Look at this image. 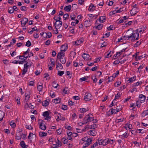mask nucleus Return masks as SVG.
Returning <instances> with one entry per match:
<instances>
[{"label": "nucleus", "mask_w": 148, "mask_h": 148, "mask_svg": "<svg viewBox=\"0 0 148 148\" xmlns=\"http://www.w3.org/2000/svg\"><path fill=\"white\" fill-rule=\"evenodd\" d=\"M139 37V33L136 32L132 33L130 35L128 34L127 32L126 34L124 36L123 38L125 40H128L134 41L135 40H138Z\"/></svg>", "instance_id": "1"}, {"label": "nucleus", "mask_w": 148, "mask_h": 148, "mask_svg": "<svg viewBox=\"0 0 148 148\" xmlns=\"http://www.w3.org/2000/svg\"><path fill=\"white\" fill-rule=\"evenodd\" d=\"M93 121H94L93 122L94 123H96L97 121V119L94 120V117H93L92 115L90 113L86 115L83 119V121L85 123H87L88 122H90Z\"/></svg>", "instance_id": "2"}, {"label": "nucleus", "mask_w": 148, "mask_h": 148, "mask_svg": "<svg viewBox=\"0 0 148 148\" xmlns=\"http://www.w3.org/2000/svg\"><path fill=\"white\" fill-rule=\"evenodd\" d=\"M44 117H45V120L47 121L50 120L51 117L49 116V112L48 111H46L44 112L42 114Z\"/></svg>", "instance_id": "3"}, {"label": "nucleus", "mask_w": 148, "mask_h": 148, "mask_svg": "<svg viewBox=\"0 0 148 148\" xmlns=\"http://www.w3.org/2000/svg\"><path fill=\"white\" fill-rule=\"evenodd\" d=\"M92 141V140L91 138H88L87 140L86 141L85 143L83 145V148H85V147L88 146L91 143Z\"/></svg>", "instance_id": "4"}, {"label": "nucleus", "mask_w": 148, "mask_h": 148, "mask_svg": "<svg viewBox=\"0 0 148 148\" xmlns=\"http://www.w3.org/2000/svg\"><path fill=\"white\" fill-rule=\"evenodd\" d=\"M139 11L137 8L133 7L132 9L130 11V14L131 15H134L136 14Z\"/></svg>", "instance_id": "5"}, {"label": "nucleus", "mask_w": 148, "mask_h": 148, "mask_svg": "<svg viewBox=\"0 0 148 148\" xmlns=\"http://www.w3.org/2000/svg\"><path fill=\"white\" fill-rule=\"evenodd\" d=\"M91 97L92 95L91 94L87 93L84 97V99L85 101H89L91 99Z\"/></svg>", "instance_id": "6"}, {"label": "nucleus", "mask_w": 148, "mask_h": 148, "mask_svg": "<svg viewBox=\"0 0 148 148\" xmlns=\"http://www.w3.org/2000/svg\"><path fill=\"white\" fill-rule=\"evenodd\" d=\"M98 142L99 145H102L104 146L107 145L106 143V139H105L104 140L101 139L99 140Z\"/></svg>", "instance_id": "7"}, {"label": "nucleus", "mask_w": 148, "mask_h": 148, "mask_svg": "<svg viewBox=\"0 0 148 148\" xmlns=\"http://www.w3.org/2000/svg\"><path fill=\"white\" fill-rule=\"evenodd\" d=\"M62 25V21H56L55 23V27L56 29H59Z\"/></svg>", "instance_id": "8"}, {"label": "nucleus", "mask_w": 148, "mask_h": 148, "mask_svg": "<svg viewBox=\"0 0 148 148\" xmlns=\"http://www.w3.org/2000/svg\"><path fill=\"white\" fill-rule=\"evenodd\" d=\"M43 121L41 120L39 123V128L42 130H45L46 129V126L43 123Z\"/></svg>", "instance_id": "9"}, {"label": "nucleus", "mask_w": 148, "mask_h": 148, "mask_svg": "<svg viewBox=\"0 0 148 148\" xmlns=\"http://www.w3.org/2000/svg\"><path fill=\"white\" fill-rule=\"evenodd\" d=\"M88 134L91 136H95L97 134V132L95 130H91L88 132Z\"/></svg>", "instance_id": "10"}, {"label": "nucleus", "mask_w": 148, "mask_h": 148, "mask_svg": "<svg viewBox=\"0 0 148 148\" xmlns=\"http://www.w3.org/2000/svg\"><path fill=\"white\" fill-rule=\"evenodd\" d=\"M60 116L57 115V118L56 119V121H59L60 120L64 121L65 120V118L62 116H61L60 114H58Z\"/></svg>", "instance_id": "11"}, {"label": "nucleus", "mask_w": 148, "mask_h": 148, "mask_svg": "<svg viewBox=\"0 0 148 148\" xmlns=\"http://www.w3.org/2000/svg\"><path fill=\"white\" fill-rule=\"evenodd\" d=\"M95 6L94 4L91 3L89 6V7L88 9V10L90 12H93L95 10Z\"/></svg>", "instance_id": "12"}, {"label": "nucleus", "mask_w": 148, "mask_h": 148, "mask_svg": "<svg viewBox=\"0 0 148 148\" xmlns=\"http://www.w3.org/2000/svg\"><path fill=\"white\" fill-rule=\"evenodd\" d=\"M68 48V46L66 44H64L61 46L60 51H63L64 52Z\"/></svg>", "instance_id": "13"}, {"label": "nucleus", "mask_w": 148, "mask_h": 148, "mask_svg": "<svg viewBox=\"0 0 148 148\" xmlns=\"http://www.w3.org/2000/svg\"><path fill=\"white\" fill-rule=\"evenodd\" d=\"M22 19V20L21 21V25L22 26H24L27 22L28 19L26 18H23Z\"/></svg>", "instance_id": "14"}, {"label": "nucleus", "mask_w": 148, "mask_h": 148, "mask_svg": "<svg viewBox=\"0 0 148 148\" xmlns=\"http://www.w3.org/2000/svg\"><path fill=\"white\" fill-rule=\"evenodd\" d=\"M106 20V17L104 16H100L99 18V21L101 23H103Z\"/></svg>", "instance_id": "15"}, {"label": "nucleus", "mask_w": 148, "mask_h": 148, "mask_svg": "<svg viewBox=\"0 0 148 148\" xmlns=\"http://www.w3.org/2000/svg\"><path fill=\"white\" fill-rule=\"evenodd\" d=\"M56 144L53 145V147L55 148H57L58 147H60L61 146V142L58 140L57 139V141H56Z\"/></svg>", "instance_id": "16"}, {"label": "nucleus", "mask_w": 148, "mask_h": 148, "mask_svg": "<svg viewBox=\"0 0 148 148\" xmlns=\"http://www.w3.org/2000/svg\"><path fill=\"white\" fill-rule=\"evenodd\" d=\"M84 25L86 27H89L91 25V21H85Z\"/></svg>", "instance_id": "17"}, {"label": "nucleus", "mask_w": 148, "mask_h": 148, "mask_svg": "<svg viewBox=\"0 0 148 148\" xmlns=\"http://www.w3.org/2000/svg\"><path fill=\"white\" fill-rule=\"evenodd\" d=\"M43 89L42 84L41 83H38L37 89L39 92L41 91Z\"/></svg>", "instance_id": "18"}, {"label": "nucleus", "mask_w": 148, "mask_h": 148, "mask_svg": "<svg viewBox=\"0 0 148 148\" xmlns=\"http://www.w3.org/2000/svg\"><path fill=\"white\" fill-rule=\"evenodd\" d=\"M108 113V114L109 115L112 114L113 113L116 114V110L113 108H111L109 110Z\"/></svg>", "instance_id": "19"}, {"label": "nucleus", "mask_w": 148, "mask_h": 148, "mask_svg": "<svg viewBox=\"0 0 148 148\" xmlns=\"http://www.w3.org/2000/svg\"><path fill=\"white\" fill-rule=\"evenodd\" d=\"M115 140L114 139L111 140L109 138L106 139L107 144H112L115 141Z\"/></svg>", "instance_id": "20"}, {"label": "nucleus", "mask_w": 148, "mask_h": 148, "mask_svg": "<svg viewBox=\"0 0 148 148\" xmlns=\"http://www.w3.org/2000/svg\"><path fill=\"white\" fill-rule=\"evenodd\" d=\"M65 57V53L63 51H60L58 53L57 56V58L60 57Z\"/></svg>", "instance_id": "21"}, {"label": "nucleus", "mask_w": 148, "mask_h": 148, "mask_svg": "<svg viewBox=\"0 0 148 148\" xmlns=\"http://www.w3.org/2000/svg\"><path fill=\"white\" fill-rule=\"evenodd\" d=\"M83 39H81L76 41L75 42V44L76 45H79L83 42Z\"/></svg>", "instance_id": "22"}, {"label": "nucleus", "mask_w": 148, "mask_h": 148, "mask_svg": "<svg viewBox=\"0 0 148 148\" xmlns=\"http://www.w3.org/2000/svg\"><path fill=\"white\" fill-rule=\"evenodd\" d=\"M89 55L88 54L84 53L82 55V57L84 59L86 60H88L89 58Z\"/></svg>", "instance_id": "23"}, {"label": "nucleus", "mask_w": 148, "mask_h": 148, "mask_svg": "<svg viewBox=\"0 0 148 148\" xmlns=\"http://www.w3.org/2000/svg\"><path fill=\"white\" fill-rule=\"evenodd\" d=\"M139 97L140 101H145L146 98L145 95L143 94H140L139 95Z\"/></svg>", "instance_id": "24"}, {"label": "nucleus", "mask_w": 148, "mask_h": 148, "mask_svg": "<svg viewBox=\"0 0 148 148\" xmlns=\"http://www.w3.org/2000/svg\"><path fill=\"white\" fill-rule=\"evenodd\" d=\"M136 76H133L132 77L129 78L128 80V81L129 82H133L136 80Z\"/></svg>", "instance_id": "25"}, {"label": "nucleus", "mask_w": 148, "mask_h": 148, "mask_svg": "<svg viewBox=\"0 0 148 148\" xmlns=\"http://www.w3.org/2000/svg\"><path fill=\"white\" fill-rule=\"evenodd\" d=\"M5 115V113L3 111L0 110V121H2Z\"/></svg>", "instance_id": "26"}, {"label": "nucleus", "mask_w": 148, "mask_h": 148, "mask_svg": "<svg viewBox=\"0 0 148 148\" xmlns=\"http://www.w3.org/2000/svg\"><path fill=\"white\" fill-rule=\"evenodd\" d=\"M71 5L66 6L64 8V10L67 12H69L70 11L71 9Z\"/></svg>", "instance_id": "27"}, {"label": "nucleus", "mask_w": 148, "mask_h": 148, "mask_svg": "<svg viewBox=\"0 0 148 148\" xmlns=\"http://www.w3.org/2000/svg\"><path fill=\"white\" fill-rule=\"evenodd\" d=\"M79 109V111L81 113L85 112L88 110V108H80Z\"/></svg>", "instance_id": "28"}, {"label": "nucleus", "mask_w": 148, "mask_h": 148, "mask_svg": "<svg viewBox=\"0 0 148 148\" xmlns=\"http://www.w3.org/2000/svg\"><path fill=\"white\" fill-rule=\"evenodd\" d=\"M47 134V133L44 132H40L39 133V136L41 137L46 136Z\"/></svg>", "instance_id": "29"}, {"label": "nucleus", "mask_w": 148, "mask_h": 148, "mask_svg": "<svg viewBox=\"0 0 148 148\" xmlns=\"http://www.w3.org/2000/svg\"><path fill=\"white\" fill-rule=\"evenodd\" d=\"M49 102L45 100L42 102V105L44 106H47L49 105Z\"/></svg>", "instance_id": "30"}, {"label": "nucleus", "mask_w": 148, "mask_h": 148, "mask_svg": "<svg viewBox=\"0 0 148 148\" xmlns=\"http://www.w3.org/2000/svg\"><path fill=\"white\" fill-rule=\"evenodd\" d=\"M142 83V82L141 81H139L136 83H134L133 84V86L134 87H136L138 86V85H140Z\"/></svg>", "instance_id": "31"}, {"label": "nucleus", "mask_w": 148, "mask_h": 148, "mask_svg": "<svg viewBox=\"0 0 148 148\" xmlns=\"http://www.w3.org/2000/svg\"><path fill=\"white\" fill-rule=\"evenodd\" d=\"M146 55L145 54H142L140 56H138L137 57V61L138 60L142 59L143 58L146 57Z\"/></svg>", "instance_id": "32"}, {"label": "nucleus", "mask_w": 148, "mask_h": 148, "mask_svg": "<svg viewBox=\"0 0 148 148\" xmlns=\"http://www.w3.org/2000/svg\"><path fill=\"white\" fill-rule=\"evenodd\" d=\"M56 68L58 70L62 69L63 68V66L61 64L58 63L56 66Z\"/></svg>", "instance_id": "33"}, {"label": "nucleus", "mask_w": 148, "mask_h": 148, "mask_svg": "<svg viewBox=\"0 0 148 148\" xmlns=\"http://www.w3.org/2000/svg\"><path fill=\"white\" fill-rule=\"evenodd\" d=\"M142 116L144 117L148 116V109L144 111L143 112H142Z\"/></svg>", "instance_id": "34"}, {"label": "nucleus", "mask_w": 148, "mask_h": 148, "mask_svg": "<svg viewBox=\"0 0 148 148\" xmlns=\"http://www.w3.org/2000/svg\"><path fill=\"white\" fill-rule=\"evenodd\" d=\"M144 28V27H142L141 28H139L137 29L136 30L137 32H138V33H140L144 31L145 29Z\"/></svg>", "instance_id": "35"}, {"label": "nucleus", "mask_w": 148, "mask_h": 148, "mask_svg": "<svg viewBox=\"0 0 148 148\" xmlns=\"http://www.w3.org/2000/svg\"><path fill=\"white\" fill-rule=\"evenodd\" d=\"M53 101L55 103H59L60 102V100L59 98H57L54 99Z\"/></svg>", "instance_id": "36"}, {"label": "nucleus", "mask_w": 148, "mask_h": 148, "mask_svg": "<svg viewBox=\"0 0 148 148\" xmlns=\"http://www.w3.org/2000/svg\"><path fill=\"white\" fill-rule=\"evenodd\" d=\"M114 78L115 77H113V75L112 76L108 77V82H110L114 80Z\"/></svg>", "instance_id": "37"}, {"label": "nucleus", "mask_w": 148, "mask_h": 148, "mask_svg": "<svg viewBox=\"0 0 148 148\" xmlns=\"http://www.w3.org/2000/svg\"><path fill=\"white\" fill-rule=\"evenodd\" d=\"M111 56L112 54H111V52L109 53L107 52L105 54V57L106 58H109Z\"/></svg>", "instance_id": "38"}, {"label": "nucleus", "mask_w": 148, "mask_h": 148, "mask_svg": "<svg viewBox=\"0 0 148 148\" xmlns=\"http://www.w3.org/2000/svg\"><path fill=\"white\" fill-rule=\"evenodd\" d=\"M20 144L22 147L23 148H26L27 147H26V145L24 141H22L21 142Z\"/></svg>", "instance_id": "39"}, {"label": "nucleus", "mask_w": 148, "mask_h": 148, "mask_svg": "<svg viewBox=\"0 0 148 148\" xmlns=\"http://www.w3.org/2000/svg\"><path fill=\"white\" fill-rule=\"evenodd\" d=\"M128 136V135L127 134V133L125 132V133L122 134L121 136V138L122 139H123L125 138H127Z\"/></svg>", "instance_id": "40"}, {"label": "nucleus", "mask_w": 148, "mask_h": 148, "mask_svg": "<svg viewBox=\"0 0 148 148\" xmlns=\"http://www.w3.org/2000/svg\"><path fill=\"white\" fill-rule=\"evenodd\" d=\"M52 86L55 88H57V86H59L58 84H56L55 81H54L52 84Z\"/></svg>", "instance_id": "41"}, {"label": "nucleus", "mask_w": 148, "mask_h": 148, "mask_svg": "<svg viewBox=\"0 0 148 148\" xmlns=\"http://www.w3.org/2000/svg\"><path fill=\"white\" fill-rule=\"evenodd\" d=\"M54 19L56 20V21H60V20L61 19V18L58 15V17H56L55 16L54 17Z\"/></svg>", "instance_id": "42"}, {"label": "nucleus", "mask_w": 148, "mask_h": 148, "mask_svg": "<svg viewBox=\"0 0 148 148\" xmlns=\"http://www.w3.org/2000/svg\"><path fill=\"white\" fill-rule=\"evenodd\" d=\"M97 125L96 124H93L91 125H90V129H94L97 127Z\"/></svg>", "instance_id": "43"}, {"label": "nucleus", "mask_w": 148, "mask_h": 148, "mask_svg": "<svg viewBox=\"0 0 148 148\" xmlns=\"http://www.w3.org/2000/svg\"><path fill=\"white\" fill-rule=\"evenodd\" d=\"M10 125L13 128H15L16 127V124L13 121H11L10 122Z\"/></svg>", "instance_id": "44"}, {"label": "nucleus", "mask_w": 148, "mask_h": 148, "mask_svg": "<svg viewBox=\"0 0 148 148\" xmlns=\"http://www.w3.org/2000/svg\"><path fill=\"white\" fill-rule=\"evenodd\" d=\"M34 134L32 133L31 132L30 133L28 137V138L31 141L32 138V136Z\"/></svg>", "instance_id": "45"}, {"label": "nucleus", "mask_w": 148, "mask_h": 148, "mask_svg": "<svg viewBox=\"0 0 148 148\" xmlns=\"http://www.w3.org/2000/svg\"><path fill=\"white\" fill-rule=\"evenodd\" d=\"M63 92L64 94H67L69 92V89L68 88H65L63 90Z\"/></svg>", "instance_id": "46"}, {"label": "nucleus", "mask_w": 148, "mask_h": 148, "mask_svg": "<svg viewBox=\"0 0 148 148\" xmlns=\"http://www.w3.org/2000/svg\"><path fill=\"white\" fill-rule=\"evenodd\" d=\"M103 27V25L102 24H99L98 26L95 27V28L98 30H100Z\"/></svg>", "instance_id": "47"}, {"label": "nucleus", "mask_w": 148, "mask_h": 148, "mask_svg": "<svg viewBox=\"0 0 148 148\" xmlns=\"http://www.w3.org/2000/svg\"><path fill=\"white\" fill-rule=\"evenodd\" d=\"M116 13H117V12L116 11V10H113V11L110 12L109 14H110V15H112Z\"/></svg>", "instance_id": "48"}, {"label": "nucleus", "mask_w": 148, "mask_h": 148, "mask_svg": "<svg viewBox=\"0 0 148 148\" xmlns=\"http://www.w3.org/2000/svg\"><path fill=\"white\" fill-rule=\"evenodd\" d=\"M27 69H26V68H25L24 67V68L23 69V71H22V75H25L27 73Z\"/></svg>", "instance_id": "49"}, {"label": "nucleus", "mask_w": 148, "mask_h": 148, "mask_svg": "<svg viewBox=\"0 0 148 148\" xmlns=\"http://www.w3.org/2000/svg\"><path fill=\"white\" fill-rule=\"evenodd\" d=\"M70 17L71 20H74L75 18V15L74 13H71L70 15Z\"/></svg>", "instance_id": "50"}, {"label": "nucleus", "mask_w": 148, "mask_h": 148, "mask_svg": "<svg viewBox=\"0 0 148 148\" xmlns=\"http://www.w3.org/2000/svg\"><path fill=\"white\" fill-rule=\"evenodd\" d=\"M50 62L52 66H54V60L53 59H50Z\"/></svg>", "instance_id": "51"}, {"label": "nucleus", "mask_w": 148, "mask_h": 148, "mask_svg": "<svg viewBox=\"0 0 148 148\" xmlns=\"http://www.w3.org/2000/svg\"><path fill=\"white\" fill-rule=\"evenodd\" d=\"M64 73V71H59L58 72V74L60 76H62Z\"/></svg>", "instance_id": "52"}, {"label": "nucleus", "mask_w": 148, "mask_h": 148, "mask_svg": "<svg viewBox=\"0 0 148 148\" xmlns=\"http://www.w3.org/2000/svg\"><path fill=\"white\" fill-rule=\"evenodd\" d=\"M97 145L98 143L97 142H96L91 146V148H95Z\"/></svg>", "instance_id": "53"}, {"label": "nucleus", "mask_w": 148, "mask_h": 148, "mask_svg": "<svg viewBox=\"0 0 148 148\" xmlns=\"http://www.w3.org/2000/svg\"><path fill=\"white\" fill-rule=\"evenodd\" d=\"M121 84V82H116L114 83V86L116 87H118Z\"/></svg>", "instance_id": "54"}, {"label": "nucleus", "mask_w": 148, "mask_h": 148, "mask_svg": "<svg viewBox=\"0 0 148 148\" xmlns=\"http://www.w3.org/2000/svg\"><path fill=\"white\" fill-rule=\"evenodd\" d=\"M32 44L29 40H28L26 43L25 45L28 47L30 46Z\"/></svg>", "instance_id": "55"}, {"label": "nucleus", "mask_w": 148, "mask_h": 148, "mask_svg": "<svg viewBox=\"0 0 148 148\" xmlns=\"http://www.w3.org/2000/svg\"><path fill=\"white\" fill-rule=\"evenodd\" d=\"M119 73V71H116V72L115 73H114L113 74V77H114L115 78L117 76Z\"/></svg>", "instance_id": "56"}, {"label": "nucleus", "mask_w": 148, "mask_h": 148, "mask_svg": "<svg viewBox=\"0 0 148 148\" xmlns=\"http://www.w3.org/2000/svg\"><path fill=\"white\" fill-rule=\"evenodd\" d=\"M120 93L119 92L117 93L116 95L115 96L114 100H116V99H119L120 97Z\"/></svg>", "instance_id": "57"}, {"label": "nucleus", "mask_w": 148, "mask_h": 148, "mask_svg": "<svg viewBox=\"0 0 148 148\" xmlns=\"http://www.w3.org/2000/svg\"><path fill=\"white\" fill-rule=\"evenodd\" d=\"M60 62L62 64H65L66 62L65 58H62V59H60Z\"/></svg>", "instance_id": "58"}, {"label": "nucleus", "mask_w": 148, "mask_h": 148, "mask_svg": "<svg viewBox=\"0 0 148 148\" xmlns=\"http://www.w3.org/2000/svg\"><path fill=\"white\" fill-rule=\"evenodd\" d=\"M69 15L68 14H65L64 15L63 18L65 20H66L69 17Z\"/></svg>", "instance_id": "59"}, {"label": "nucleus", "mask_w": 148, "mask_h": 148, "mask_svg": "<svg viewBox=\"0 0 148 148\" xmlns=\"http://www.w3.org/2000/svg\"><path fill=\"white\" fill-rule=\"evenodd\" d=\"M57 134H58L60 135L62 134V130L61 129L59 128L57 130Z\"/></svg>", "instance_id": "60"}, {"label": "nucleus", "mask_w": 148, "mask_h": 148, "mask_svg": "<svg viewBox=\"0 0 148 148\" xmlns=\"http://www.w3.org/2000/svg\"><path fill=\"white\" fill-rule=\"evenodd\" d=\"M107 43L104 42L103 43H101V47H105L107 46Z\"/></svg>", "instance_id": "61"}, {"label": "nucleus", "mask_w": 148, "mask_h": 148, "mask_svg": "<svg viewBox=\"0 0 148 148\" xmlns=\"http://www.w3.org/2000/svg\"><path fill=\"white\" fill-rule=\"evenodd\" d=\"M126 125L128 127L129 129H131L132 128V126L131 124L127 123L126 124Z\"/></svg>", "instance_id": "62"}, {"label": "nucleus", "mask_w": 148, "mask_h": 148, "mask_svg": "<svg viewBox=\"0 0 148 148\" xmlns=\"http://www.w3.org/2000/svg\"><path fill=\"white\" fill-rule=\"evenodd\" d=\"M11 8V9L9 8L8 10V12L10 14L14 12V10L12 9V8Z\"/></svg>", "instance_id": "63"}, {"label": "nucleus", "mask_w": 148, "mask_h": 148, "mask_svg": "<svg viewBox=\"0 0 148 148\" xmlns=\"http://www.w3.org/2000/svg\"><path fill=\"white\" fill-rule=\"evenodd\" d=\"M141 42L140 41H137L136 42V44H135L134 46L137 47H138L139 45H140L141 44Z\"/></svg>", "instance_id": "64"}]
</instances>
